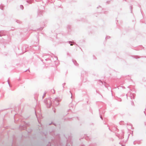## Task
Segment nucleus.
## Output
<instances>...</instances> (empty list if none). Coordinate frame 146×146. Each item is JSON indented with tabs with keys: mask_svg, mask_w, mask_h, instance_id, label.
I'll use <instances>...</instances> for the list:
<instances>
[{
	"mask_svg": "<svg viewBox=\"0 0 146 146\" xmlns=\"http://www.w3.org/2000/svg\"><path fill=\"white\" fill-rule=\"evenodd\" d=\"M70 45H72V44H71Z\"/></svg>",
	"mask_w": 146,
	"mask_h": 146,
	"instance_id": "f257e3e1",
	"label": "nucleus"
}]
</instances>
